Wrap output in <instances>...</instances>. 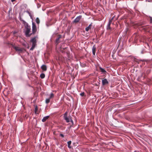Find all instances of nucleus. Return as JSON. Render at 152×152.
<instances>
[{"instance_id": "nucleus-1", "label": "nucleus", "mask_w": 152, "mask_h": 152, "mask_svg": "<svg viewBox=\"0 0 152 152\" xmlns=\"http://www.w3.org/2000/svg\"><path fill=\"white\" fill-rule=\"evenodd\" d=\"M26 25L25 26V34L26 36L27 37H30L32 34V33H30L31 32V28L30 26H29L28 24L27 23H26Z\"/></svg>"}, {"instance_id": "nucleus-2", "label": "nucleus", "mask_w": 152, "mask_h": 152, "mask_svg": "<svg viewBox=\"0 0 152 152\" xmlns=\"http://www.w3.org/2000/svg\"><path fill=\"white\" fill-rule=\"evenodd\" d=\"M36 38V37H35L32 38L30 40V42L32 43V47L30 49V50H33L36 45L37 40Z\"/></svg>"}, {"instance_id": "nucleus-3", "label": "nucleus", "mask_w": 152, "mask_h": 152, "mask_svg": "<svg viewBox=\"0 0 152 152\" xmlns=\"http://www.w3.org/2000/svg\"><path fill=\"white\" fill-rule=\"evenodd\" d=\"M37 31V26L35 23L32 22V34H35Z\"/></svg>"}, {"instance_id": "nucleus-4", "label": "nucleus", "mask_w": 152, "mask_h": 152, "mask_svg": "<svg viewBox=\"0 0 152 152\" xmlns=\"http://www.w3.org/2000/svg\"><path fill=\"white\" fill-rule=\"evenodd\" d=\"M71 117L68 118L67 117V113L66 112L64 114V118L65 120L67 122H69L70 121V119H71Z\"/></svg>"}, {"instance_id": "nucleus-5", "label": "nucleus", "mask_w": 152, "mask_h": 152, "mask_svg": "<svg viewBox=\"0 0 152 152\" xmlns=\"http://www.w3.org/2000/svg\"><path fill=\"white\" fill-rule=\"evenodd\" d=\"M139 34L137 33H135L133 36V37L134 39V41L135 43H136L139 37Z\"/></svg>"}, {"instance_id": "nucleus-6", "label": "nucleus", "mask_w": 152, "mask_h": 152, "mask_svg": "<svg viewBox=\"0 0 152 152\" xmlns=\"http://www.w3.org/2000/svg\"><path fill=\"white\" fill-rule=\"evenodd\" d=\"M15 50L16 51L19 52V53H22L23 49L18 47L15 46L14 47Z\"/></svg>"}, {"instance_id": "nucleus-7", "label": "nucleus", "mask_w": 152, "mask_h": 152, "mask_svg": "<svg viewBox=\"0 0 152 152\" xmlns=\"http://www.w3.org/2000/svg\"><path fill=\"white\" fill-rule=\"evenodd\" d=\"M82 17V16L80 15L78 16H77L76 17V18L74 20L73 22L74 23H78L79 21L80 20V19H81Z\"/></svg>"}, {"instance_id": "nucleus-8", "label": "nucleus", "mask_w": 152, "mask_h": 152, "mask_svg": "<svg viewBox=\"0 0 152 152\" xmlns=\"http://www.w3.org/2000/svg\"><path fill=\"white\" fill-rule=\"evenodd\" d=\"M62 37L60 35H58L57 36V37L56 40V45L58 44L60 42L59 39L61 38Z\"/></svg>"}, {"instance_id": "nucleus-9", "label": "nucleus", "mask_w": 152, "mask_h": 152, "mask_svg": "<svg viewBox=\"0 0 152 152\" xmlns=\"http://www.w3.org/2000/svg\"><path fill=\"white\" fill-rule=\"evenodd\" d=\"M108 82L106 79H104L102 80V83L103 85H105L108 84Z\"/></svg>"}, {"instance_id": "nucleus-10", "label": "nucleus", "mask_w": 152, "mask_h": 152, "mask_svg": "<svg viewBox=\"0 0 152 152\" xmlns=\"http://www.w3.org/2000/svg\"><path fill=\"white\" fill-rule=\"evenodd\" d=\"M92 26V23H91L88 26L86 27L85 28L86 31H88L91 28Z\"/></svg>"}, {"instance_id": "nucleus-11", "label": "nucleus", "mask_w": 152, "mask_h": 152, "mask_svg": "<svg viewBox=\"0 0 152 152\" xmlns=\"http://www.w3.org/2000/svg\"><path fill=\"white\" fill-rule=\"evenodd\" d=\"M96 47L95 45H94L92 48V53L93 55H95V53L96 52Z\"/></svg>"}, {"instance_id": "nucleus-12", "label": "nucleus", "mask_w": 152, "mask_h": 152, "mask_svg": "<svg viewBox=\"0 0 152 152\" xmlns=\"http://www.w3.org/2000/svg\"><path fill=\"white\" fill-rule=\"evenodd\" d=\"M41 68L42 70L44 71H46L47 69L46 66L45 65H43L41 66Z\"/></svg>"}, {"instance_id": "nucleus-13", "label": "nucleus", "mask_w": 152, "mask_h": 152, "mask_svg": "<svg viewBox=\"0 0 152 152\" xmlns=\"http://www.w3.org/2000/svg\"><path fill=\"white\" fill-rule=\"evenodd\" d=\"M49 117V116H47L44 117L42 120V121L43 122H45L47 120Z\"/></svg>"}, {"instance_id": "nucleus-14", "label": "nucleus", "mask_w": 152, "mask_h": 152, "mask_svg": "<svg viewBox=\"0 0 152 152\" xmlns=\"http://www.w3.org/2000/svg\"><path fill=\"white\" fill-rule=\"evenodd\" d=\"M99 70L101 72L104 73H105L106 72V71L103 68L101 67H99Z\"/></svg>"}, {"instance_id": "nucleus-15", "label": "nucleus", "mask_w": 152, "mask_h": 152, "mask_svg": "<svg viewBox=\"0 0 152 152\" xmlns=\"http://www.w3.org/2000/svg\"><path fill=\"white\" fill-rule=\"evenodd\" d=\"M71 143L72 142L71 141H69L67 142L68 147L69 148H71V147L70 146Z\"/></svg>"}, {"instance_id": "nucleus-16", "label": "nucleus", "mask_w": 152, "mask_h": 152, "mask_svg": "<svg viewBox=\"0 0 152 152\" xmlns=\"http://www.w3.org/2000/svg\"><path fill=\"white\" fill-rule=\"evenodd\" d=\"M107 29L108 30H111V28L110 27V24H108L107 27Z\"/></svg>"}, {"instance_id": "nucleus-17", "label": "nucleus", "mask_w": 152, "mask_h": 152, "mask_svg": "<svg viewBox=\"0 0 152 152\" xmlns=\"http://www.w3.org/2000/svg\"><path fill=\"white\" fill-rule=\"evenodd\" d=\"M36 22L37 24L39 25L40 23V20L38 18H37L36 19Z\"/></svg>"}, {"instance_id": "nucleus-18", "label": "nucleus", "mask_w": 152, "mask_h": 152, "mask_svg": "<svg viewBox=\"0 0 152 152\" xmlns=\"http://www.w3.org/2000/svg\"><path fill=\"white\" fill-rule=\"evenodd\" d=\"M45 74L44 73H42L40 75V77L42 79H43V78H44L45 77Z\"/></svg>"}, {"instance_id": "nucleus-19", "label": "nucleus", "mask_w": 152, "mask_h": 152, "mask_svg": "<svg viewBox=\"0 0 152 152\" xmlns=\"http://www.w3.org/2000/svg\"><path fill=\"white\" fill-rule=\"evenodd\" d=\"M50 98L46 99L45 100L46 103L47 104H48L50 102Z\"/></svg>"}, {"instance_id": "nucleus-20", "label": "nucleus", "mask_w": 152, "mask_h": 152, "mask_svg": "<svg viewBox=\"0 0 152 152\" xmlns=\"http://www.w3.org/2000/svg\"><path fill=\"white\" fill-rule=\"evenodd\" d=\"M54 96V94L53 93H52L50 94L49 98H50V99H51L53 98Z\"/></svg>"}, {"instance_id": "nucleus-21", "label": "nucleus", "mask_w": 152, "mask_h": 152, "mask_svg": "<svg viewBox=\"0 0 152 152\" xmlns=\"http://www.w3.org/2000/svg\"><path fill=\"white\" fill-rule=\"evenodd\" d=\"M38 110V107H37V106L34 109V111L35 112V113H37V112Z\"/></svg>"}, {"instance_id": "nucleus-22", "label": "nucleus", "mask_w": 152, "mask_h": 152, "mask_svg": "<svg viewBox=\"0 0 152 152\" xmlns=\"http://www.w3.org/2000/svg\"><path fill=\"white\" fill-rule=\"evenodd\" d=\"M80 95L82 96H85V93L84 92H83L80 94Z\"/></svg>"}, {"instance_id": "nucleus-23", "label": "nucleus", "mask_w": 152, "mask_h": 152, "mask_svg": "<svg viewBox=\"0 0 152 152\" xmlns=\"http://www.w3.org/2000/svg\"><path fill=\"white\" fill-rule=\"evenodd\" d=\"M113 18H112V19H111L110 20L108 24H110V25H111V23H112V21H113Z\"/></svg>"}, {"instance_id": "nucleus-24", "label": "nucleus", "mask_w": 152, "mask_h": 152, "mask_svg": "<svg viewBox=\"0 0 152 152\" xmlns=\"http://www.w3.org/2000/svg\"><path fill=\"white\" fill-rule=\"evenodd\" d=\"M150 72V69L148 70L146 72V73L148 74H149Z\"/></svg>"}, {"instance_id": "nucleus-25", "label": "nucleus", "mask_w": 152, "mask_h": 152, "mask_svg": "<svg viewBox=\"0 0 152 152\" xmlns=\"http://www.w3.org/2000/svg\"><path fill=\"white\" fill-rule=\"evenodd\" d=\"M60 136L62 137H64V135L63 134H60Z\"/></svg>"}, {"instance_id": "nucleus-26", "label": "nucleus", "mask_w": 152, "mask_h": 152, "mask_svg": "<svg viewBox=\"0 0 152 152\" xmlns=\"http://www.w3.org/2000/svg\"><path fill=\"white\" fill-rule=\"evenodd\" d=\"M150 23H152V19L151 18H150Z\"/></svg>"}, {"instance_id": "nucleus-27", "label": "nucleus", "mask_w": 152, "mask_h": 152, "mask_svg": "<svg viewBox=\"0 0 152 152\" xmlns=\"http://www.w3.org/2000/svg\"><path fill=\"white\" fill-rule=\"evenodd\" d=\"M70 121H71V122L72 123H73V120H72V119H71H71H70Z\"/></svg>"}, {"instance_id": "nucleus-28", "label": "nucleus", "mask_w": 152, "mask_h": 152, "mask_svg": "<svg viewBox=\"0 0 152 152\" xmlns=\"http://www.w3.org/2000/svg\"><path fill=\"white\" fill-rule=\"evenodd\" d=\"M13 33L14 34H15L16 33H17V32L16 31H14V32H13Z\"/></svg>"}, {"instance_id": "nucleus-29", "label": "nucleus", "mask_w": 152, "mask_h": 152, "mask_svg": "<svg viewBox=\"0 0 152 152\" xmlns=\"http://www.w3.org/2000/svg\"><path fill=\"white\" fill-rule=\"evenodd\" d=\"M15 0H11L12 2H13L15 1Z\"/></svg>"}]
</instances>
